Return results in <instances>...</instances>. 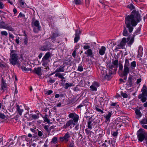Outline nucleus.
Listing matches in <instances>:
<instances>
[{"label":"nucleus","mask_w":147,"mask_h":147,"mask_svg":"<svg viewBox=\"0 0 147 147\" xmlns=\"http://www.w3.org/2000/svg\"><path fill=\"white\" fill-rule=\"evenodd\" d=\"M141 20L140 14L136 10L133 11L130 15L126 17L125 23L130 33L133 31V27L136 26Z\"/></svg>","instance_id":"nucleus-1"},{"label":"nucleus","mask_w":147,"mask_h":147,"mask_svg":"<svg viewBox=\"0 0 147 147\" xmlns=\"http://www.w3.org/2000/svg\"><path fill=\"white\" fill-rule=\"evenodd\" d=\"M131 59H126L125 60V62L124 66V68L123 72V75L124 77V79L126 80L127 79V74L130 72V68L132 69H134L136 66V62L135 61L131 62L130 65L129 61H131Z\"/></svg>","instance_id":"nucleus-2"},{"label":"nucleus","mask_w":147,"mask_h":147,"mask_svg":"<svg viewBox=\"0 0 147 147\" xmlns=\"http://www.w3.org/2000/svg\"><path fill=\"white\" fill-rule=\"evenodd\" d=\"M142 93L139 95L138 98L140 99L141 101L144 102L147 98V87L146 85H144L141 89Z\"/></svg>","instance_id":"nucleus-3"},{"label":"nucleus","mask_w":147,"mask_h":147,"mask_svg":"<svg viewBox=\"0 0 147 147\" xmlns=\"http://www.w3.org/2000/svg\"><path fill=\"white\" fill-rule=\"evenodd\" d=\"M137 134L139 141L142 142L145 139L147 142V132L144 129H139L137 132Z\"/></svg>","instance_id":"nucleus-4"},{"label":"nucleus","mask_w":147,"mask_h":147,"mask_svg":"<svg viewBox=\"0 0 147 147\" xmlns=\"http://www.w3.org/2000/svg\"><path fill=\"white\" fill-rule=\"evenodd\" d=\"M51 56V54L50 52H47L42 58V65L46 66L50 62Z\"/></svg>","instance_id":"nucleus-5"},{"label":"nucleus","mask_w":147,"mask_h":147,"mask_svg":"<svg viewBox=\"0 0 147 147\" xmlns=\"http://www.w3.org/2000/svg\"><path fill=\"white\" fill-rule=\"evenodd\" d=\"M13 51V53L15 52L13 50L11 51V53H12ZM10 56L11 58L9 59V61L13 65H16L17 63L18 56L16 53L12 54L11 53L10 54Z\"/></svg>","instance_id":"nucleus-6"},{"label":"nucleus","mask_w":147,"mask_h":147,"mask_svg":"<svg viewBox=\"0 0 147 147\" xmlns=\"http://www.w3.org/2000/svg\"><path fill=\"white\" fill-rule=\"evenodd\" d=\"M33 23L35 27L34 28V32L36 33L38 32L40 30L41 28L39 22L38 20H35L33 22Z\"/></svg>","instance_id":"nucleus-7"},{"label":"nucleus","mask_w":147,"mask_h":147,"mask_svg":"<svg viewBox=\"0 0 147 147\" xmlns=\"http://www.w3.org/2000/svg\"><path fill=\"white\" fill-rule=\"evenodd\" d=\"M68 117L69 118L73 119V121L75 123L77 122L79 120L78 115L75 113H70L68 115Z\"/></svg>","instance_id":"nucleus-8"},{"label":"nucleus","mask_w":147,"mask_h":147,"mask_svg":"<svg viewBox=\"0 0 147 147\" xmlns=\"http://www.w3.org/2000/svg\"><path fill=\"white\" fill-rule=\"evenodd\" d=\"M127 38H122L121 41L120 42L119 45H117L118 49H120L122 48L123 47L125 46L127 42Z\"/></svg>","instance_id":"nucleus-9"},{"label":"nucleus","mask_w":147,"mask_h":147,"mask_svg":"<svg viewBox=\"0 0 147 147\" xmlns=\"http://www.w3.org/2000/svg\"><path fill=\"white\" fill-rule=\"evenodd\" d=\"M76 32L75 37L74 39V41L75 43L77 42L80 39V31L78 29L76 31Z\"/></svg>","instance_id":"nucleus-10"},{"label":"nucleus","mask_w":147,"mask_h":147,"mask_svg":"<svg viewBox=\"0 0 147 147\" xmlns=\"http://www.w3.org/2000/svg\"><path fill=\"white\" fill-rule=\"evenodd\" d=\"M134 35L131 38L129 37L127 38V40L128 41L129 40V42L128 44V45L130 47L131 45L133 43L134 40Z\"/></svg>","instance_id":"nucleus-11"},{"label":"nucleus","mask_w":147,"mask_h":147,"mask_svg":"<svg viewBox=\"0 0 147 147\" xmlns=\"http://www.w3.org/2000/svg\"><path fill=\"white\" fill-rule=\"evenodd\" d=\"M106 50V48L104 46H102L99 50L98 53L101 55H102L104 54Z\"/></svg>","instance_id":"nucleus-12"},{"label":"nucleus","mask_w":147,"mask_h":147,"mask_svg":"<svg viewBox=\"0 0 147 147\" xmlns=\"http://www.w3.org/2000/svg\"><path fill=\"white\" fill-rule=\"evenodd\" d=\"M41 69L40 67H38L34 69L35 73L39 76H41L42 75Z\"/></svg>","instance_id":"nucleus-13"},{"label":"nucleus","mask_w":147,"mask_h":147,"mask_svg":"<svg viewBox=\"0 0 147 147\" xmlns=\"http://www.w3.org/2000/svg\"><path fill=\"white\" fill-rule=\"evenodd\" d=\"M131 79L132 77L131 76L129 77L128 80V84H127L126 87L127 89H129V88L131 87L132 86Z\"/></svg>","instance_id":"nucleus-14"},{"label":"nucleus","mask_w":147,"mask_h":147,"mask_svg":"<svg viewBox=\"0 0 147 147\" xmlns=\"http://www.w3.org/2000/svg\"><path fill=\"white\" fill-rule=\"evenodd\" d=\"M5 29H6L9 31L12 32L14 31V28L11 25L8 24H6V26Z\"/></svg>","instance_id":"nucleus-15"},{"label":"nucleus","mask_w":147,"mask_h":147,"mask_svg":"<svg viewBox=\"0 0 147 147\" xmlns=\"http://www.w3.org/2000/svg\"><path fill=\"white\" fill-rule=\"evenodd\" d=\"M29 117L30 120H32L33 119H36L39 118V116L38 115H36L30 114L29 115Z\"/></svg>","instance_id":"nucleus-16"},{"label":"nucleus","mask_w":147,"mask_h":147,"mask_svg":"<svg viewBox=\"0 0 147 147\" xmlns=\"http://www.w3.org/2000/svg\"><path fill=\"white\" fill-rule=\"evenodd\" d=\"M16 111L18 112V113L20 115H22L23 111V109H21L20 106L18 105H16Z\"/></svg>","instance_id":"nucleus-17"},{"label":"nucleus","mask_w":147,"mask_h":147,"mask_svg":"<svg viewBox=\"0 0 147 147\" xmlns=\"http://www.w3.org/2000/svg\"><path fill=\"white\" fill-rule=\"evenodd\" d=\"M1 90L3 91V92H5V90L6 91V92H8L9 90V88L8 87H7V86L5 85H1Z\"/></svg>","instance_id":"nucleus-18"},{"label":"nucleus","mask_w":147,"mask_h":147,"mask_svg":"<svg viewBox=\"0 0 147 147\" xmlns=\"http://www.w3.org/2000/svg\"><path fill=\"white\" fill-rule=\"evenodd\" d=\"M65 75V74H61V73H56L55 74V76L56 77H58L62 79H65V78L63 77V76Z\"/></svg>","instance_id":"nucleus-19"},{"label":"nucleus","mask_w":147,"mask_h":147,"mask_svg":"<svg viewBox=\"0 0 147 147\" xmlns=\"http://www.w3.org/2000/svg\"><path fill=\"white\" fill-rule=\"evenodd\" d=\"M135 112L136 115V117L138 118L141 117L142 114L139 110L138 109H136L135 111Z\"/></svg>","instance_id":"nucleus-20"},{"label":"nucleus","mask_w":147,"mask_h":147,"mask_svg":"<svg viewBox=\"0 0 147 147\" xmlns=\"http://www.w3.org/2000/svg\"><path fill=\"white\" fill-rule=\"evenodd\" d=\"M85 54H87L88 56L92 57L93 55L92 51L91 49H88L85 53Z\"/></svg>","instance_id":"nucleus-21"},{"label":"nucleus","mask_w":147,"mask_h":147,"mask_svg":"<svg viewBox=\"0 0 147 147\" xmlns=\"http://www.w3.org/2000/svg\"><path fill=\"white\" fill-rule=\"evenodd\" d=\"M92 118H89V121L88 122V128L90 129H92Z\"/></svg>","instance_id":"nucleus-22"},{"label":"nucleus","mask_w":147,"mask_h":147,"mask_svg":"<svg viewBox=\"0 0 147 147\" xmlns=\"http://www.w3.org/2000/svg\"><path fill=\"white\" fill-rule=\"evenodd\" d=\"M109 67L110 69L113 70V72H115L117 69V67L115 66L113 64L109 66Z\"/></svg>","instance_id":"nucleus-23"},{"label":"nucleus","mask_w":147,"mask_h":147,"mask_svg":"<svg viewBox=\"0 0 147 147\" xmlns=\"http://www.w3.org/2000/svg\"><path fill=\"white\" fill-rule=\"evenodd\" d=\"M143 49L141 46H140L138 48V56H140V57H142V53Z\"/></svg>","instance_id":"nucleus-24"},{"label":"nucleus","mask_w":147,"mask_h":147,"mask_svg":"<svg viewBox=\"0 0 147 147\" xmlns=\"http://www.w3.org/2000/svg\"><path fill=\"white\" fill-rule=\"evenodd\" d=\"M73 123V121L72 120H70L69 121H67L65 125L64 126L65 128L69 127L72 123Z\"/></svg>","instance_id":"nucleus-25"},{"label":"nucleus","mask_w":147,"mask_h":147,"mask_svg":"<svg viewBox=\"0 0 147 147\" xmlns=\"http://www.w3.org/2000/svg\"><path fill=\"white\" fill-rule=\"evenodd\" d=\"M64 71V67L60 66L59 68L57 69L55 71V72H63Z\"/></svg>","instance_id":"nucleus-26"},{"label":"nucleus","mask_w":147,"mask_h":147,"mask_svg":"<svg viewBox=\"0 0 147 147\" xmlns=\"http://www.w3.org/2000/svg\"><path fill=\"white\" fill-rule=\"evenodd\" d=\"M123 34L124 36H128L129 35L128 33L127 30V29L125 27H124Z\"/></svg>","instance_id":"nucleus-27"},{"label":"nucleus","mask_w":147,"mask_h":147,"mask_svg":"<svg viewBox=\"0 0 147 147\" xmlns=\"http://www.w3.org/2000/svg\"><path fill=\"white\" fill-rule=\"evenodd\" d=\"M70 137V134L68 132H67L64 136L65 138V141L67 142L68 141L69 138Z\"/></svg>","instance_id":"nucleus-28"},{"label":"nucleus","mask_w":147,"mask_h":147,"mask_svg":"<svg viewBox=\"0 0 147 147\" xmlns=\"http://www.w3.org/2000/svg\"><path fill=\"white\" fill-rule=\"evenodd\" d=\"M118 60L116 59L115 60H113L112 61V64L115 65V67L116 66L118 67Z\"/></svg>","instance_id":"nucleus-29"},{"label":"nucleus","mask_w":147,"mask_h":147,"mask_svg":"<svg viewBox=\"0 0 147 147\" xmlns=\"http://www.w3.org/2000/svg\"><path fill=\"white\" fill-rule=\"evenodd\" d=\"M6 24L5 25V22H0V28L5 29Z\"/></svg>","instance_id":"nucleus-30"},{"label":"nucleus","mask_w":147,"mask_h":147,"mask_svg":"<svg viewBox=\"0 0 147 147\" xmlns=\"http://www.w3.org/2000/svg\"><path fill=\"white\" fill-rule=\"evenodd\" d=\"M47 116V115H45L44 117H42L44 119V121L45 122H47L48 123H49L50 122V121L48 119Z\"/></svg>","instance_id":"nucleus-31"},{"label":"nucleus","mask_w":147,"mask_h":147,"mask_svg":"<svg viewBox=\"0 0 147 147\" xmlns=\"http://www.w3.org/2000/svg\"><path fill=\"white\" fill-rule=\"evenodd\" d=\"M1 34L2 36H7L8 35V33L6 31H3L1 32Z\"/></svg>","instance_id":"nucleus-32"},{"label":"nucleus","mask_w":147,"mask_h":147,"mask_svg":"<svg viewBox=\"0 0 147 147\" xmlns=\"http://www.w3.org/2000/svg\"><path fill=\"white\" fill-rule=\"evenodd\" d=\"M111 115L112 114L110 112L109 113L108 115H106V117H105L107 121H108L109 120H110L109 119L111 116Z\"/></svg>","instance_id":"nucleus-33"},{"label":"nucleus","mask_w":147,"mask_h":147,"mask_svg":"<svg viewBox=\"0 0 147 147\" xmlns=\"http://www.w3.org/2000/svg\"><path fill=\"white\" fill-rule=\"evenodd\" d=\"M40 49L42 51H46L49 50V49L47 47V46H43L41 47Z\"/></svg>","instance_id":"nucleus-34"},{"label":"nucleus","mask_w":147,"mask_h":147,"mask_svg":"<svg viewBox=\"0 0 147 147\" xmlns=\"http://www.w3.org/2000/svg\"><path fill=\"white\" fill-rule=\"evenodd\" d=\"M57 142V137H54L52 139L51 142V143H53L55 144Z\"/></svg>","instance_id":"nucleus-35"},{"label":"nucleus","mask_w":147,"mask_h":147,"mask_svg":"<svg viewBox=\"0 0 147 147\" xmlns=\"http://www.w3.org/2000/svg\"><path fill=\"white\" fill-rule=\"evenodd\" d=\"M26 65L24 64L21 67V69L23 71H27V68H26Z\"/></svg>","instance_id":"nucleus-36"},{"label":"nucleus","mask_w":147,"mask_h":147,"mask_svg":"<svg viewBox=\"0 0 147 147\" xmlns=\"http://www.w3.org/2000/svg\"><path fill=\"white\" fill-rule=\"evenodd\" d=\"M90 88L92 91H96L97 90V88L92 84L90 86Z\"/></svg>","instance_id":"nucleus-37"},{"label":"nucleus","mask_w":147,"mask_h":147,"mask_svg":"<svg viewBox=\"0 0 147 147\" xmlns=\"http://www.w3.org/2000/svg\"><path fill=\"white\" fill-rule=\"evenodd\" d=\"M72 86V83H69V84L68 83H66L65 84V88L66 89H67L68 88L69 86Z\"/></svg>","instance_id":"nucleus-38"},{"label":"nucleus","mask_w":147,"mask_h":147,"mask_svg":"<svg viewBox=\"0 0 147 147\" xmlns=\"http://www.w3.org/2000/svg\"><path fill=\"white\" fill-rule=\"evenodd\" d=\"M58 35L56 33H53L51 35V38L52 39H54L55 37L57 36H58Z\"/></svg>","instance_id":"nucleus-39"},{"label":"nucleus","mask_w":147,"mask_h":147,"mask_svg":"<svg viewBox=\"0 0 147 147\" xmlns=\"http://www.w3.org/2000/svg\"><path fill=\"white\" fill-rule=\"evenodd\" d=\"M74 2L76 5H79L81 4V1L80 0H74Z\"/></svg>","instance_id":"nucleus-40"},{"label":"nucleus","mask_w":147,"mask_h":147,"mask_svg":"<svg viewBox=\"0 0 147 147\" xmlns=\"http://www.w3.org/2000/svg\"><path fill=\"white\" fill-rule=\"evenodd\" d=\"M128 8H129L131 10H132L134 9V7L133 6V5L132 4H130L129 5L127 6Z\"/></svg>","instance_id":"nucleus-41"},{"label":"nucleus","mask_w":147,"mask_h":147,"mask_svg":"<svg viewBox=\"0 0 147 147\" xmlns=\"http://www.w3.org/2000/svg\"><path fill=\"white\" fill-rule=\"evenodd\" d=\"M7 118L6 116L3 114L1 113H0V118L5 119Z\"/></svg>","instance_id":"nucleus-42"},{"label":"nucleus","mask_w":147,"mask_h":147,"mask_svg":"<svg viewBox=\"0 0 147 147\" xmlns=\"http://www.w3.org/2000/svg\"><path fill=\"white\" fill-rule=\"evenodd\" d=\"M146 121V119L144 118L143 119V120L140 122V123L141 124H147Z\"/></svg>","instance_id":"nucleus-43"},{"label":"nucleus","mask_w":147,"mask_h":147,"mask_svg":"<svg viewBox=\"0 0 147 147\" xmlns=\"http://www.w3.org/2000/svg\"><path fill=\"white\" fill-rule=\"evenodd\" d=\"M92 84L94 86H95L96 87V88L99 86V85L96 82H93V83Z\"/></svg>","instance_id":"nucleus-44"},{"label":"nucleus","mask_w":147,"mask_h":147,"mask_svg":"<svg viewBox=\"0 0 147 147\" xmlns=\"http://www.w3.org/2000/svg\"><path fill=\"white\" fill-rule=\"evenodd\" d=\"M44 128L46 130V131L48 132H50V130H49V128H48V126L47 125H45L44 127Z\"/></svg>","instance_id":"nucleus-45"},{"label":"nucleus","mask_w":147,"mask_h":147,"mask_svg":"<svg viewBox=\"0 0 147 147\" xmlns=\"http://www.w3.org/2000/svg\"><path fill=\"white\" fill-rule=\"evenodd\" d=\"M121 94L123 98H126L127 97V95L126 93H122Z\"/></svg>","instance_id":"nucleus-46"},{"label":"nucleus","mask_w":147,"mask_h":147,"mask_svg":"<svg viewBox=\"0 0 147 147\" xmlns=\"http://www.w3.org/2000/svg\"><path fill=\"white\" fill-rule=\"evenodd\" d=\"M54 16H51V17H49V18L48 20L50 21V22H52L54 21Z\"/></svg>","instance_id":"nucleus-47"},{"label":"nucleus","mask_w":147,"mask_h":147,"mask_svg":"<svg viewBox=\"0 0 147 147\" xmlns=\"http://www.w3.org/2000/svg\"><path fill=\"white\" fill-rule=\"evenodd\" d=\"M53 92L51 90H49L47 92L46 94H47V95H50Z\"/></svg>","instance_id":"nucleus-48"},{"label":"nucleus","mask_w":147,"mask_h":147,"mask_svg":"<svg viewBox=\"0 0 147 147\" xmlns=\"http://www.w3.org/2000/svg\"><path fill=\"white\" fill-rule=\"evenodd\" d=\"M123 66L122 64H119V70L122 71L123 69Z\"/></svg>","instance_id":"nucleus-49"},{"label":"nucleus","mask_w":147,"mask_h":147,"mask_svg":"<svg viewBox=\"0 0 147 147\" xmlns=\"http://www.w3.org/2000/svg\"><path fill=\"white\" fill-rule=\"evenodd\" d=\"M38 135L39 137H41L42 135L43 136L42 132L41 131H38Z\"/></svg>","instance_id":"nucleus-50"},{"label":"nucleus","mask_w":147,"mask_h":147,"mask_svg":"<svg viewBox=\"0 0 147 147\" xmlns=\"http://www.w3.org/2000/svg\"><path fill=\"white\" fill-rule=\"evenodd\" d=\"M90 46L89 45H85L84 46L83 48L84 49H90Z\"/></svg>","instance_id":"nucleus-51"},{"label":"nucleus","mask_w":147,"mask_h":147,"mask_svg":"<svg viewBox=\"0 0 147 147\" xmlns=\"http://www.w3.org/2000/svg\"><path fill=\"white\" fill-rule=\"evenodd\" d=\"M78 69L79 71H83V69L82 66H79L78 67Z\"/></svg>","instance_id":"nucleus-52"},{"label":"nucleus","mask_w":147,"mask_h":147,"mask_svg":"<svg viewBox=\"0 0 147 147\" xmlns=\"http://www.w3.org/2000/svg\"><path fill=\"white\" fill-rule=\"evenodd\" d=\"M9 38H11L12 39H13L14 38V36L12 34H11L10 33H9Z\"/></svg>","instance_id":"nucleus-53"},{"label":"nucleus","mask_w":147,"mask_h":147,"mask_svg":"<svg viewBox=\"0 0 147 147\" xmlns=\"http://www.w3.org/2000/svg\"><path fill=\"white\" fill-rule=\"evenodd\" d=\"M76 50H74L72 53V55L73 56V57H75L76 56Z\"/></svg>","instance_id":"nucleus-54"},{"label":"nucleus","mask_w":147,"mask_h":147,"mask_svg":"<svg viewBox=\"0 0 147 147\" xmlns=\"http://www.w3.org/2000/svg\"><path fill=\"white\" fill-rule=\"evenodd\" d=\"M4 6V5L3 3L0 1V9H3Z\"/></svg>","instance_id":"nucleus-55"},{"label":"nucleus","mask_w":147,"mask_h":147,"mask_svg":"<svg viewBox=\"0 0 147 147\" xmlns=\"http://www.w3.org/2000/svg\"><path fill=\"white\" fill-rule=\"evenodd\" d=\"M55 82L54 80H52L51 78L49 80L48 82L50 83H53Z\"/></svg>","instance_id":"nucleus-56"},{"label":"nucleus","mask_w":147,"mask_h":147,"mask_svg":"<svg viewBox=\"0 0 147 147\" xmlns=\"http://www.w3.org/2000/svg\"><path fill=\"white\" fill-rule=\"evenodd\" d=\"M59 139L61 141H65V138L64 136L60 137Z\"/></svg>","instance_id":"nucleus-57"},{"label":"nucleus","mask_w":147,"mask_h":147,"mask_svg":"<svg viewBox=\"0 0 147 147\" xmlns=\"http://www.w3.org/2000/svg\"><path fill=\"white\" fill-rule=\"evenodd\" d=\"M96 110L98 112H101L102 113H103V111L102 110H101L100 109L98 108H96Z\"/></svg>","instance_id":"nucleus-58"},{"label":"nucleus","mask_w":147,"mask_h":147,"mask_svg":"<svg viewBox=\"0 0 147 147\" xmlns=\"http://www.w3.org/2000/svg\"><path fill=\"white\" fill-rule=\"evenodd\" d=\"M118 134V132L117 131L113 133V136L114 137H116L117 136Z\"/></svg>","instance_id":"nucleus-59"},{"label":"nucleus","mask_w":147,"mask_h":147,"mask_svg":"<svg viewBox=\"0 0 147 147\" xmlns=\"http://www.w3.org/2000/svg\"><path fill=\"white\" fill-rule=\"evenodd\" d=\"M19 37L17 38L16 39V43L18 44H19L20 43L19 41Z\"/></svg>","instance_id":"nucleus-60"},{"label":"nucleus","mask_w":147,"mask_h":147,"mask_svg":"<svg viewBox=\"0 0 147 147\" xmlns=\"http://www.w3.org/2000/svg\"><path fill=\"white\" fill-rule=\"evenodd\" d=\"M140 31V29L139 28H138L136 31V34H138Z\"/></svg>","instance_id":"nucleus-61"},{"label":"nucleus","mask_w":147,"mask_h":147,"mask_svg":"<svg viewBox=\"0 0 147 147\" xmlns=\"http://www.w3.org/2000/svg\"><path fill=\"white\" fill-rule=\"evenodd\" d=\"M27 42H28L27 39L26 38L25 39L24 42V44L25 45H27Z\"/></svg>","instance_id":"nucleus-62"},{"label":"nucleus","mask_w":147,"mask_h":147,"mask_svg":"<svg viewBox=\"0 0 147 147\" xmlns=\"http://www.w3.org/2000/svg\"><path fill=\"white\" fill-rule=\"evenodd\" d=\"M47 39L45 40V43L46 44V46H47V45H48L50 43H49V42L47 41Z\"/></svg>","instance_id":"nucleus-63"},{"label":"nucleus","mask_w":147,"mask_h":147,"mask_svg":"<svg viewBox=\"0 0 147 147\" xmlns=\"http://www.w3.org/2000/svg\"><path fill=\"white\" fill-rule=\"evenodd\" d=\"M141 79H140V78L138 79L137 81V82H136L137 84H138L139 83H140V82H141Z\"/></svg>","instance_id":"nucleus-64"}]
</instances>
